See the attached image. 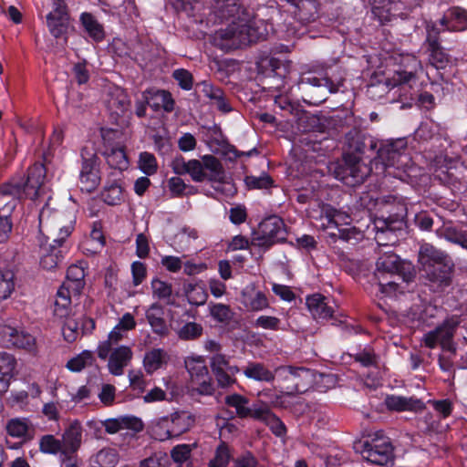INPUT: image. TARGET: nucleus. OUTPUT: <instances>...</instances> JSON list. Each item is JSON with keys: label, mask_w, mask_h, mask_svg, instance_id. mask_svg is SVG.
<instances>
[{"label": "nucleus", "mask_w": 467, "mask_h": 467, "mask_svg": "<svg viewBox=\"0 0 467 467\" xmlns=\"http://www.w3.org/2000/svg\"><path fill=\"white\" fill-rule=\"evenodd\" d=\"M187 300L191 305L202 306L207 300V293L205 289L199 285H188L186 289Z\"/></svg>", "instance_id": "603ef678"}, {"label": "nucleus", "mask_w": 467, "mask_h": 467, "mask_svg": "<svg viewBox=\"0 0 467 467\" xmlns=\"http://www.w3.org/2000/svg\"><path fill=\"white\" fill-rule=\"evenodd\" d=\"M161 265L170 273H178L182 268L183 262L178 256L163 255L161 258Z\"/></svg>", "instance_id": "338daca9"}, {"label": "nucleus", "mask_w": 467, "mask_h": 467, "mask_svg": "<svg viewBox=\"0 0 467 467\" xmlns=\"http://www.w3.org/2000/svg\"><path fill=\"white\" fill-rule=\"evenodd\" d=\"M168 355L162 348H153L145 353L143 367L148 374H152L166 363Z\"/></svg>", "instance_id": "a19ab883"}, {"label": "nucleus", "mask_w": 467, "mask_h": 467, "mask_svg": "<svg viewBox=\"0 0 467 467\" xmlns=\"http://www.w3.org/2000/svg\"><path fill=\"white\" fill-rule=\"evenodd\" d=\"M163 314V307L158 303L152 304L146 311V317L152 331L160 336H164L168 333Z\"/></svg>", "instance_id": "f704fd0d"}, {"label": "nucleus", "mask_w": 467, "mask_h": 467, "mask_svg": "<svg viewBox=\"0 0 467 467\" xmlns=\"http://www.w3.org/2000/svg\"><path fill=\"white\" fill-rule=\"evenodd\" d=\"M434 177L441 184L450 187L453 192L467 190V183L462 182V179L459 177V171L457 168L441 167L436 171Z\"/></svg>", "instance_id": "cd10ccee"}, {"label": "nucleus", "mask_w": 467, "mask_h": 467, "mask_svg": "<svg viewBox=\"0 0 467 467\" xmlns=\"http://www.w3.org/2000/svg\"><path fill=\"white\" fill-rule=\"evenodd\" d=\"M46 178V169L42 163H35L28 170L26 181L23 183L10 182L0 187V195L12 196L14 199L26 197L31 200L40 197L44 191V181Z\"/></svg>", "instance_id": "423d86ee"}, {"label": "nucleus", "mask_w": 467, "mask_h": 467, "mask_svg": "<svg viewBox=\"0 0 467 467\" xmlns=\"http://www.w3.org/2000/svg\"><path fill=\"white\" fill-rule=\"evenodd\" d=\"M109 166L117 171L119 175L122 171L129 167V160L122 145L117 147L106 148L102 151Z\"/></svg>", "instance_id": "c756f323"}, {"label": "nucleus", "mask_w": 467, "mask_h": 467, "mask_svg": "<svg viewBox=\"0 0 467 467\" xmlns=\"http://www.w3.org/2000/svg\"><path fill=\"white\" fill-rule=\"evenodd\" d=\"M437 25H440L443 31H464L467 29V11L458 6L450 8Z\"/></svg>", "instance_id": "4be33fe9"}, {"label": "nucleus", "mask_w": 467, "mask_h": 467, "mask_svg": "<svg viewBox=\"0 0 467 467\" xmlns=\"http://www.w3.org/2000/svg\"><path fill=\"white\" fill-rule=\"evenodd\" d=\"M418 265L432 284L441 288L451 285L454 265L445 252L424 243L418 252Z\"/></svg>", "instance_id": "7ed1b4c3"}, {"label": "nucleus", "mask_w": 467, "mask_h": 467, "mask_svg": "<svg viewBox=\"0 0 467 467\" xmlns=\"http://www.w3.org/2000/svg\"><path fill=\"white\" fill-rule=\"evenodd\" d=\"M408 141L406 138L390 140H370V149L377 150V157L371 161L370 166L362 162L355 154H347L344 164L337 166L335 178L348 186H355L363 181L373 171L377 174L389 175L407 182L409 179V156L406 153Z\"/></svg>", "instance_id": "f257e3e1"}, {"label": "nucleus", "mask_w": 467, "mask_h": 467, "mask_svg": "<svg viewBox=\"0 0 467 467\" xmlns=\"http://www.w3.org/2000/svg\"><path fill=\"white\" fill-rule=\"evenodd\" d=\"M210 314L213 319L221 323H226L233 317V312L230 307L221 303L210 306Z\"/></svg>", "instance_id": "052dcab7"}, {"label": "nucleus", "mask_w": 467, "mask_h": 467, "mask_svg": "<svg viewBox=\"0 0 467 467\" xmlns=\"http://www.w3.org/2000/svg\"><path fill=\"white\" fill-rule=\"evenodd\" d=\"M5 430L8 436L18 439L23 443L32 441L36 434L35 425L26 417H15L8 420Z\"/></svg>", "instance_id": "dca6fc26"}, {"label": "nucleus", "mask_w": 467, "mask_h": 467, "mask_svg": "<svg viewBox=\"0 0 467 467\" xmlns=\"http://www.w3.org/2000/svg\"><path fill=\"white\" fill-rule=\"evenodd\" d=\"M422 25L426 28V41L427 51L430 53V62L436 68H444L450 63V56L444 51L440 44L441 28L438 27L437 23L428 22L423 19Z\"/></svg>", "instance_id": "1a4fd4ad"}, {"label": "nucleus", "mask_w": 467, "mask_h": 467, "mask_svg": "<svg viewBox=\"0 0 467 467\" xmlns=\"http://www.w3.org/2000/svg\"><path fill=\"white\" fill-rule=\"evenodd\" d=\"M298 10V16L301 20L310 22L316 19L318 13V4L317 0H297L296 3H291Z\"/></svg>", "instance_id": "a18cd8bd"}, {"label": "nucleus", "mask_w": 467, "mask_h": 467, "mask_svg": "<svg viewBox=\"0 0 467 467\" xmlns=\"http://www.w3.org/2000/svg\"><path fill=\"white\" fill-rule=\"evenodd\" d=\"M172 429L170 415L155 418L150 423L151 436L161 441L175 437Z\"/></svg>", "instance_id": "2f4dec72"}, {"label": "nucleus", "mask_w": 467, "mask_h": 467, "mask_svg": "<svg viewBox=\"0 0 467 467\" xmlns=\"http://www.w3.org/2000/svg\"><path fill=\"white\" fill-rule=\"evenodd\" d=\"M210 366L213 373L223 370H229L232 373H239L240 369L237 366H231L229 358L221 353L213 354L210 358Z\"/></svg>", "instance_id": "3c124183"}, {"label": "nucleus", "mask_w": 467, "mask_h": 467, "mask_svg": "<svg viewBox=\"0 0 467 467\" xmlns=\"http://www.w3.org/2000/svg\"><path fill=\"white\" fill-rule=\"evenodd\" d=\"M460 324L461 318L458 316L447 318L441 326L425 335V345L429 348H434L440 343L442 348H449L454 332Z\"/></svg>", "instance_id": "ddd939ff"}, {"label": "nucleus", "mask_w": 467, "mask_h": 467, "mask_svg": "<svg viewBox=\"0 0 467 467\" xmlns=\"http://www.w3.org/2000/svg\"><path fill=\"white\" fill-rule=\"evenodd\" d=\"M153 298L170 303L172 295L171 284L160 278H153L150 282Z\"/></svg>", "instance_id": "49530a36"}, {"label": "nucleus", "mask_w": 467, "mask_h": 467, "mask_svg": "<svg viewBox=\"0 0 467 467\" xmlns=\"http://www.w3.org/2000/svg\"><path fill=\"white\" fill-rule=\"evenodd\" d=\"M143 98L155 111L162 109L165 112H171L174 109V99L171 94L166 90L150 89L143 93Z\"/></svg>", "instance_id": "393cba45"}, {"label": "nucleus", "mask_w": 467, "mask_h": 467, "mask_svg": "<svg viewBox=\"0 0 467 467\" xmlns=\"http://www.w3.org/2000/svg\"><path fill=\"white\" fill-rule=\"evenodd\" d=\"M334 302L321 294H314L306 297V306L312 317L317 320H327L334 314Z\"/></svg>", "instance_id": "412c9836"}, {"label": "nucleus", "mask_w": 467, "mask_h": 467, "mask_svg": "<svg viewBox=\"0 0 467 467\" xmlns=\"http://www.w3.org/2000/svg\"><path fill=\"white\" fill-rule=\"evenodd\" d=\"M258 237L261 244L271 245L285 239L286 231L283 220L278 216H270L260 223Z\"/></svg>", "instance_id": "f8f14e48"}, {"label": "nucleus", "mask_w": 467, "mask_h": 467, "mask_svg": "<svg viewBox=\"0 0 467 467\" xmlns=\"http://www.w3.org/2000/svg\"><path fill=\"white\" fill-rule=\"evenodd\" d=\"M83 429L79 422L75 421L69 425L62 436V454L68 456L75 453L82 442Z\"/></svg>", "instance_id": "a878e982"}, {"label": "nucleus", "mask_w": 467, "mask_h": 467, "mask_svg": "<svg viewBox=\"0 0 467 467\" xmlns=\"http://www.w3.org/2000/svg\"><path fill=\"white\" fill-rule=\"evenodd\" d=\"M80 22L88 35L95 41L99 42L104 38L103 26L90 13L84 12L80 15Z\"/></svg>", "instance_id": "37998d69"}, {"label": "nucleus", "mask_w": 467, "mask_h": 467, "mask_svg": "<svg viewBox=\"0 0 467 467\" xmlns=\"http://www.w3.org/2000/svg\"><path fill=\"white\" fill-rule=\"evenodd\" d=\"M232 458L229 447L221 443L216 451L213 459L209 462V467H226Z\"/></svg>", "instance_id": "4d7b16f0"}, {"label": "nucleus", "mask_w": 467, "mask_h": 467, "mask_svg": "<svg viewBox=\"0 0 467 467\" xmlns=\"http://www.w3.org/2000/svg\"><path fill=\"white\" fill-rule=\"evenodd\" d=\"M170 416L171 425L173 427L171 431H173V435H175V437H178L189 431L195 421L194 416L184 410L173 412L170 414Z\"/></svg>", "instance_id": "58836bf2"}, {"label": "nucleus", "mask_w": 467, "mask_h": 467, "mask_svg": "<svg viewBox=\"0 0 467 467\" xmlns=\"http://www.w3.org/2000/svg\"><path fill=\"white\" fill-rule=\"evenodd\" d=\"M39 450L43 453L62 454V443L60 440L56 439L53 435H44L39 441Z\"/></svg>", "instance_id": "5fc2aeb1"}, {"label": "nucleus", "mask_w": 467, "mask_h": 467, "mask_svg": "<svg viewBox=\"0 0 467 467\" xmlns=\"http://www.w3.org/2000/svg\"><path fill=\"white\" fill-rule=\"evenodd\" d=\"M185 367L196 390L202 395H211L213 386L204 358L201 356L188 357Z\"/></svg>", "instance_id": "9d476101"}, {"label": "nucleus", "mask_w": 467, "mask_h": 467, "mask_svg": "<svg viewBox=\"0 0 467 467\" xmlns=\"http://www.w3.org/2000/svg\"><path fill=\"white\" fill-rule=\"evenodd\" d=\"M442 234L447 241L459 244L467 250V229L447 227L443 230Z\"/></svg>", "instance_id": "864d4df0"}, {"label": "nucleus", "mask_w": 467, "mask_h": 467, "mask_svg": "<svg viewBox=\"0 0 467 467\" xmlns=\"http://www.w3.org/2000/svg\"><path fill=\"white\" fill-rule=\"evenodd\" d=\"M360 453L364 460L377 465H387L393 459V446L383 431H378L362 442Z\"/></svg>", "instance_id": "0eeeda50"}, {"label": "nucleus", "mask_w": 467, "mask_h": 467, "mask_svg": "<svg viewBox=\"0 0 467 467\" xmlns=\"http://www.w3.org/2000/svg\"><path fill=\"white\" fill-rule=\"evenodd\" d=\"M344 76L340 71L337 74H334L333 70L327 71L325 76L322 78L315 75L302 76L299 84H308L313 88H324L328 93H336L339 91L340 88L344 83Z\"/></svg>", "instance_id": "2eb2a0df"}, {"label": "nucleus", "mask_w": 467, "mask_h": 467, "mask_svg": "<svg viewBox=\"0 0 467 467\" xmlns=\"http://www.w3.org/2000/svg\"><path fill=\"white\" fill-rule=\"evenodd\" d=\"M74 296L65 287H59L54 302V315L59 318L67 317L70 312L71 298Z\"/></svg>", "instance_id": "79ce46f5"}, {"label": "nucleus", "mask_w": 467, "mask_h": 467, "mask_svg": "<svg viewBox=\"0 0 467 467\" xmlns=\"http://www.w3.org/2000/svg\"><path fill=\"white\" fill-rule=\"evenodd\" d=\"M2 337L6 346L33 350L36 339L31 334L17 330L11 327H5L2 329Z\"/></svg>", "instance_id": "b1692460"}, {"label": "nucleus", "mask_w": 467, "mask_h": 467, "mask_svg": "<svg viewBox=\"0 0 467 467\" xmlns=\"http://www.w3.org/2000/svg\"><path fill=\"white\" fill-rule=\"evenodd\" d=\"M371 11L381 24L391 21L395 16H400L402 13L400 2L391 0H370Z\"/></svg>", "instance_id": "5701e85b"}, {"label": "nucleus", "mask_w": 467, "mask_h": 467, "mask_svg": "<svg viewBox=\"0 0 467 467\" xmlns=\"http://www.w3.org/2000/svg\"><path fill=\"white\" fill-rule=\"evenodd\" d=\"M85 270L82 263L67 268L66 280L60 287H65L73 296H79L85 285Z\"/></svg>", "instance_id": "bb28decb"}, {"label": "nucleus", "mask_w": 467, "mask_h": 467, "mask_svg": "<svg viewBox=\"0 0 467 467\" xmlns=\"http://www.w3.org/2000/svg\"><path fill=\"white\" fill-rule=\"evenodd\" d=\"M98 398L105 406H111L116 398V388L111 384H102Z\"/></svg>", "instance_id": "0e129e2a"}, {"label": "nucleus", "mask_w": 467, "mask_h": 467, "mask_svg": "<svg viewBox=\"0 0 467 467\" xmlns=\"http://www.w3.org/2000/svg\"><path fill=\"white\" fill-rule=\"evenodd\" d=\"M244 375L255 381L271 382L275 379V374L265 364L260 362H249L243 370Z\"/></svg>", "instance_id": "e433bc0d"}, {"label": "nucleus", "mask_w": 467, "mask_h": 467, "mask_svg": "<svg viewBox=\"0 0 467 467\" xmlns=\"http://www.w3.org/2000/svg\"><path fill=\"white\" fill-rule=\"evenodd\" d=\"M321 220L326 221V223H322V226L325 228H337L339 225L350 223V217L347 213L331 206L323 208Z\"/></svg>", "instance_id": "c9c22d12"}, {"label": "nucleus", "mask_w": 467, "mask_h": 467, "mask_svg": "<svg viewBox=\"0 0 467 467\" xmlns=\"http://www.w3.org/2000/svg\"><path fill=\"white\" fill-rule=\"evenodd\" d=\"M63 217L62 213L51 210L48 205L44 206L39 213L40 232L51 233L58 230L57 235L53 239V243L57 245L62 244L73 229L71 223L67 225H61Z\"/></svg>", "instance_id": "6e6552de"}, {"label": "nucleus", "mask_w": 467, "mask_h": 467, "mask_svg": "<svg viewBox=\"0 0 467 467\" xmlns=\"http://www.w3.org/2000/svg\"><path fill=\"white\" fill-rule=\"evenodd\" d=\"M240 0H213L212 10L221 21L231 20L225 27L217 30L213 36L214 45L223 50H231L265 39L268 34L267 26L262 19L250 16L241 8Z\"/></svg>", "instance_id": "f03ea898"}, {"label": "nucleus", "mask_w": 467, "mask_h": 467, "mask_svg": "<svg viewBox=\"0 0 467 467\" xmlns=\"http://www.w3.org/2000/svg\"><path fill=\"white\" fill-rule=\"evenodd\" d=\"M130 101L127 93L120 88L116 87L109 93L107 107L111 114L120 116L129 110Z\"/></svg>", "instance_id": "c85d7f7f"}, {"label": "nucleus", "mask_w": 467, "mask_h": 467, "mask_svg": "<svg viewBox=\"0 0 467 467\" xmlns=\"http://www.w3.org/2000/svg\"><path fill=\"white\" fill-rule=\"evenodd\" d=\"M202 334V325L195 322L184 324L178 331V336L183 340H193Z\"/></svg>", "instance_id": "13d9d810"}, {"label": "nucleus", "mask_w": 467, "mask_h": 467, "mask_svg": "<svg viewBox=\"0 0 467 467\" xmlns=\"http://www.w3.org/2000/svg\"><path fill=\"white\" fill-rule=\"evenodd\" d=\"M139 169L146 175L150 176L157 171L158 164L152 153L144 151L140 154L138 161Z\"/></svg>", "instance_id": "6e6d98bb"}, {"label": "nucleus", "mask_w": 467, "mask_h": 467, "mask_svg": "<svg viewBox=\"0 0 467 467\" xmlns=\"http://www.w3.org/2000/svg\"><path fill=\"white\" fill-rule=\"evenodd\" d=\"M241 304L247 311L258 312L269 306L265 294L255 288L254 284L246 285L241 292Z\"/></svg>", "instance_id": "aec40b11"}, {"label": "nucleus", "mask_w": 467, "mask_h": 467, "mask_svg": "<svg viewBox=\"0 0 467 467\" xmlns=\"http://www.w3.org/2000/svg\"><path fill=\"white\" fill-rule=\"evenodd\" d=\"M275 378L284 382H291L292 386L287 387V392H303L304 387L300 386L299 379H306L310 376V371L304 368H294L290 366H282L275 369Z\"/></svg>", "instance_id": "f3484780"}, {"label": "nucleus", "mask_w": 467, "mask_h": 467, "mask_svg": "<svg viewBox=\"0 0 467 467\" xmlns=\"http://www.w3.org/2000/svg\"><path fill=\"white\" fill-rule=\"evenodd\" d=\"M41 258L40 265L47 270H52L58 265L62 260L61 251L54 245H49V248L41 244Z\"/></svg>", "instance_id": "c03bdc74"}, {"label": "nucleus", "mask_w": 467, "mask_h": 467, "mask_svg": "<svg viewBox=\"0 0 467 467\" xmlns=\"http://www.w3.org/2000/svg\"><path fill=\"white\" fill-rule=\"evenodd\" d=\"M133 357L131 348L128 346L112 348L108 358V368L111 375L121 376L124 368L130 364Z\"/></svg>", "instance_id": "6ab92c4d"}, {"label": "nucleus", "mask_w": 467, "mask_h": 467, "mask_svg": "<svg viewBox=\"0 0 467 467\" xmlns=\"http://www.w3.org/2000/svg\"><path fill=\"white\" fill-rule=\"evenodd\" d=\"M171 168L178 175L189 174L195 182H222L224 171L221 161L213 155H203L201 160L185 161L182 157L172 161Z\"/></svg>", "instance_id": "39448f33"}, {"label": "nucleus", "mask_w": 467, "mask_h": 467, "mask_svg": "<svg viewBox=\"0 0 467 467\" xmlns=\"http://www.w3.org/2000/svg\"><path fill=\"white\" fill-rule=\"evenodd\" d=\"M102 425L109 434H114L123 430L140 432L144 428L141 419L133 415H123L107 419L103 421Z\"/></svg>", "instance_id": "a211bd4d"}, {"label": "nucleus", "mask_w": 467, "mask_h": 467, "mask_svg": "<svg viewBox=\"0 0 467 467\" xmlns=\"http://www.w3.org/2000/svg\"><path fill=\"white\" fill-rule=\"evenodd\" d=\"M377 229L375 240L379 245L388 246L397 242L396 232L406 226L403 216H389L388 218H377L374 222Z\"/></svg>", "instance_id": "9b49d317"}, {"label": "nucleus", "mask_w": 467, "mask_h": 467, "mask_svg": "<svg viewBox=\"0 0 467 467\" xmlns=\"http://www.w3.org/2000/svg\"><path fill=\"white\" fill-rule=\"evenodd\" d=\"M101 198L109 205L119 204L123 200L122 187L116 181L107 184L101 192Z\"/></svg>", "instance_id": "de8ad7c7"}, {"label": "nucleus", "mask_w": 467, "mask_h": 467, "mask_svg": "<svg viewBox=\"0 0 467 467\" xmlns=\"http://www.w3.org/2000/svg\"><path fill=\"white\" fill-rule=\"evenodd\" d=\"M400 257L393 252H386L376 263L375 276L379 281V291L388 296H404L408 280L404 275L399 274Z\"/></svg>", "instance_id": "20e7f679"}, {"label": "nucleus", "mask_w": 467, "mask_h": 467, "mask_svg": "<svg viewBox=\"0 0 467 467\" xmlns=\"http://www.w3.org/2000/svg\"><path fill=\"white\" fill-rule=\"evenodd\" d=\"M100 182V173L98 157L92 155L89 158H83L79 172V187L82 192H90L94 191Z\"/></svg>", "instance_id": "4468645a"}, {"label": "nucleus", "mask_w": 467, "mask_h": 467, "mask_svg": "<svg viewBox=\"0 0 467 467\" xmlns=\"http://www.w3.org/2000/svg\"><path fill=\"white\" fill-rule=\"evenodd\" d=\"M127 332L115 326L109 332L108 338L98 346V356L100 359H106L112 350V348L119 347V342L124 337Z\"/></svg>", "instance_id": "ea45409f"}, {"label": "nucleus", "mask_w": 467, "mask_h": 467, "mask_svg": "<svg viewBox=\"0 0 467 467\" xmlns=\"http://www.w3.org/2000/svg\"><path fill=\"white\" fill-rule=\"evenodd\" d=\"M93 360V353L89 350H83L76 357L70 358L66 367L72 372H80L86 367L91 365Z\"/></svg>", "instance_id": "09e8293b"}, {"label": "nucleus", "mask_w": 467, "mask_h": 467, "mask_svg": "<svg viewBox=\"0 0 467 467\" xmlns=\"http://www.w3.org/2000/svg\"><path fill=\"white\" fill-rule=\"evenodd\" d=\"M408 81L409 73L407 71H397L389 81V85H391L390 90H393V95L400 93L402 90H406Z\"/></svg>", "instance_id": "e2e57ef3"}, {"label": "nucleus", "mask_w": 467, "mask_h": 467, "mask_svg": "<svg viewBox=\"0 0 467 467\" xmlns=\"http://www.w3.org/2000/svg\"><path fill=\"white\" fill-rule=\"evenodd\" d=\"M120 135V132L117 130L102 129L101 136L103 140V150L121 145L119 141Z\"/></svg>", "instance_id": "69168bd1"}, {"label": "nucleus", "mask_w": 467, "mask_h": 467, "mask_svg": "<svg viewBox=\"0 0 467 467\" xmlns=\"http://www.w3.org/2000/svg\"><path fill=\"white\" fill-rule=\"evenodd\" d=\"M15 275L12 271L0 270V301L5 300L15 290Z\"/></svg>", "instance_id": "8fccbe9b"}, {"label": "nucleus", "mask_w": 467, "mask_h": 467, "mask_svg": "<svg viewBox=\"0 0 467 467\" xmlns=\"http://www.w3.org/2000/svg\"><path fill=\"white\" fill-rule=\"evenodd\" d=\"M16 358L6 352H0V393L7 391L16 368Z\"/></svg>", "instance_id": "7c9ffc66"}, {"label": "nucleus", "mask_w": 467, "mask_h": 467, "mask_svg": "<svg viewBox=\"0 0 467 467\" xmlns=\"http://www.w3.org/2000/svg\"><path fill=\"white\" fill-rule=\"evenodd\" d=\"M384 403L390 411L401 412L409 410V400L402 396L388 395Z\"/></svg>", "instance_id": "bf43d9fd"}, {"label": "nucleus", "mask_w": 467, "mask_h": 467, "mask_svg": "<svg viewBox=\"0 0 467 467\" xmlns=\"http://www.w3.org/2000/svg\"><path fill=\"white\" fill-rule=\"evenodd\" d=\"M62 333L65 340L74 342L79 335H82L79 321L69 318L64 324Z\"/></svg>", "instance_id": "680f3d73"}, {"label": "nucleus", "mask_w": 467, "mask_h": 467, "mask_svg": "<svg viewBox=\"0 0 467 467\" xmlns=\"http://www.w3.org/2000/svg\"><path fill=\"white\" fill-rule=\"evenodd\" d=\"M168 459L165 455L154 454L140 462V467H168Z\"/></svg>", "instance_id": "774afa93"}, {"label": "nucleus", "mask_w": 467, "mask_h": 467, "mask_svg": "<svg viewBox=\"0 0 467 467\" xmlns=\"http://www.w3.org/2000/svg\"><path fill=\"white\" fill-rule=\"evenodd\" d=\"M68 21L67 13L49 12L47 15V26L50 34L56 38L60 37L67 31Z\"/></svg>", "instance_id": "4c0bfd02"}, {"label": "nucleus", "mask_w": 467, "mask_h": 467, "mask_svg": "<svg viewBox=\"0 0 467 467\" xmlns=\"http://www.w3.org/2000/svg\"><path fill=\"white\" fill-rule=\"evenodd\" d=\"M225 403L234 408L237 415L241 418L252 417L255 419V410L261 409V404H254L252 407H248L247 399L239 394L226 396Z\"/></svg>", "instance_id": "473e14b6"}, {"label": "nucleus", "mask_w": 467, "mask_h": 467, "mask_svg": "<svg viewBox=\"0 0 467 467\" xmlns=\"http://www.w3.org/2000/svg\"><path fill=\"white\" fill-rule=\"evenodd\" d=\"M255 420H261L269 426L273 433L278 437L285 434V424L271 412L266 404H261V409L255 410Z\"/></svg>", "instance_id": "72a5a7b5"}]
</instances>
